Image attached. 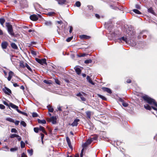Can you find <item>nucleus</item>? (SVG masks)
<instances>
[{
  "label": "nucleus",
  "instance_id": "nucleus-1",
  "mask_svg": "<svg viewBox=\"0 0 157 157\" xmlns=\"http://www.w3.org/2000/svg\"><path fill=\"white\" fill-rule=\"evenodd\" d=\"M142 98L146 103L150 105H153L157 107V103L155 99L150 98L147 95L142 96Z\"/></svg>",
  "mask_w": 157,
  "mask_h": 157
},
{
  "label": "nucleus",
  "instance_id": "nucleus-2",
  "mask_svg": "<svg viewBox=\"0 0 157 157\" xmlns=\"http://www.w3.org/2000/svg\"><path fill=\"white\" fill-rule=\"evenodd\" d=\"M6 26L7 28V31L12 36L16 37V36L13 32L12 25L9 22H6Z\"/></svg>",
  "mask_w": 157,
  "mask_h": 157
},
{
  "label": "nucleus",
  "instance_id": "nucleus-3",
  "mask_svg": "<svg viewBox=\"0 0 157 157\" xmlns=\"http://www.w3.org/2000/svg\"><path fill=\"white\" fill-rule=\"evenodd\" d=\"M19 66L21 67L22 68H24L25 67H26L29 71L31 72L32 71V70L31 68L26 63H24L23 62H21L19 64Z\"/></svg>",
  "mask_w": 157,
  "mask_h": 157
},
{
  "label": "nucleus",
  "instance_id": "nucleus-4",
  "mask_svg": "<svg viewBox=\"0 0 157 157\" xmlns=\"http://www.w3.org/2000/svg\"><path fill=\"white\" fill-rule=\"evenodd\" d=\"M35 60L37 62L42 65H43L44 64H47L46 60L45 58L39 59L38 58H36Z\"/></svg>",
  "mask_w": 157,
  "mask_h": 157
},
{
  "label": "nucleus",
  "instance_id": "nucleus-5",
  "mask_svg": "<svg viewBox=\"0 0 157 157\" xmlns=\"http://www.w3.org/2000/svg\"><path fill=\"white\" fill-rule=\"evenodd\" d=\"M56 117L52 116L50 118H48L47 120L48 122H52L53 124H55L56 123Z\"/></svg>",
  "mask_w": 157,
  "mask_h": 157
},
{
  "label": "nucleus",
  "instance_id": "nucleus-6",
  "mask_svg": "<svg viewBox=\"0 0 157 157\" xmlns=\"http://www.w3.org/2000/svg\"><path fill=\"white\" fill-rule=\"evenodd\" d=\"M122 41L125 42L126 43H128L129 42L127 37H126L122 36L121 37L118 38L117 39V41L120 43H122Z\"/></svg>",
  "mask_w": 157,
  "mask_h": 157
},
{
  "label": "nucleus",
  "instance_id": "nucleus-7",
  "mask_svg": "<svg viewBox=\"0 0 157 157\" xmlns=\"http://www.w3.org/2000/svg\"><path fill=\"white\" fill-rule=\"evenodd\" d=\"M2 90L6 94L9 95H10V94L12 93L11 90L6 87H5Z\"/></svg>",
  "mask_w": 157,
  "mask_h": 157
},
{
  "label": "nucleus",
  "instance_id": "nucleus-8",
  "mask_svg": "<svg viewBox=\"0 0 157 157\" xmlns=\"http://www.w3.org/2000/svg\"><path fill=\"white\" fill-rule=\"evenodd\" d=\"M30 18L33 21H36L38 19V17L37 15L33 14L30 16Z\"/></svg>",
  "mask_w": 157,
  "mask_h": 157
},
{
  "label": "nucleus",
  "instance_id": "nucleus-9",
  "mask_svg": "<svg viewBox=\"0 0 157 157\" xmlns=\"http://www.w3.org/2000/svg\"><path fill=\"white\" fill-rule=\"evenodd\" d=\"M8 45V44L7 42L6 41H3L1 43L2 48L3 49H6Z\"/></svg>",
  "mask_w": 157,
  "mask_h": 157
},
{
  "label": "nucleus",
  "instance_id": "nucleus-10",
  "mask_svg": "<svg viewBox=\"0 0 157 157\" xmlns=\"http://www.w3.org/2000/svg\"><path fill=\"white\" fill-rule=\"evenodd\" d=\"M101 89L103 91L106 92L107 93L109 94H111L112 93L111 90L108 88L106 87H102L101 88Z\"/></svg>",
  "mask_w": 157,
  "mask_h": 157
},
{
  "label": "nucleus",
  "instance_id": "nucleus-11",
  "mask_svg": "<svg viewBox=\"0 0 157 157\" xmlns=\"http://www.w3.org/2000/svg\"><path fill=\"white\" fill-rule=\"evenodd\" d=\"M66 140L67 142V143L68 146L71 149V150H73V147L71 145V143L70 140L68 136H67L66 137Z\"/></svg>",
  "mask_w": 157,
  "mask_h": 157
},
{
  "label": "nucleus",
  "instance_id": "nucleus-12",
  "mask_svg": "<svg viewBox=\"0 0 157 157\" xmlns=\"http://www.w3.org/2000/svg\"><path fill=\"white\" fill-rule=\"evenodd\" d=\"M80 121V120L78 119H76L74 120L71 125L73 126H77L78 123V122Z\"/></svg>",
  "mask_w": 157,
  "mask_h": 157
},
{
  "label": "nucleus",
  "instance_id": "nucleus-13",
  "mask_svg": "<svg viewBox=\"0 0 157 157\" xmlns=\"http://www.w3.org/2000/svg\"><path fill=\"white\" fill-rule=\"evenodd\" d=\"M39 130L41 131L43 133H44L45 135H47L48 133L45 130L44 128L41 126H39Z\"/></svg>",
  "mask_w": 157,
  "mask_h": 157
},
{
  "label": "nucleus",
  "instance_id": "nucleus-14",
  "mask_svg": "<svg viewBox=\"0 0 157 157\" xmlns=\"http://www.w3.org/2000/svg\"><path fill=\"white\" fill-rule=\"evenodd\" d=\"M14 75V73L13 72H12L11 71H10L9 72V76L7 78L8 80L9 81H10L11 78H12V76Z\"/></svg>",
  "mask_w": 157,
  "mask_h": 157
},
{
  "label": "nucleus",
  "instance_id": "nucleus-15",
  "mask_svg": "<svg viewBox=\"0 0 157 157\" xmlns=\"http://www.w3.org/2000/svg\"><path fill=\"white\" fill-rule=\"evenodd\" d=\"M9 105L12 108L16 109L17 111V110H19L18 107L12 103H10L9 104Z\"/></svg>",
  "mask_w": 157,
  "mask_h": 157
},
{
  "label": "nucleus",
  "instance_id": "nucleus-16",
  "mask_svg": "<svg viewBox=\"0 0 157 157\" xmlns=\"http://www.w3.org/2000/svg\"><path fill=\"white\" fill-rule=\"evenodd\" d=\"M110 7L112 9L115 10H119V7L116 6V4L113 5H111Z\"/></svg>",
  "mask_w": 157,
  "mask_h": 157
},
{
  "label": "nucleus",
  "instance_id": "nucleus-17",
  "mask_svg": "<svg viewBox=\"0 0 157 157\" xmlns=\"http://www.w3.org/2000/svg\"><path fill=\"white\" fill-rule=\"evenodd\" d=\"M86 118L88 119H90L91 118V112L90 111H87L86 112Z\"/></svg>",
  "mask_w": 157,
  "mask_h": 157
},
{
  "label": "nucleus",
  "instance_id": "nucleus-18",
  "mask_svg": "<svg viewBox=\"0 0 157 157\" xmlns=\"http://www.w3.org/2000/svg\"><path fill=\"white\" fill-rule=\"evenodd\" d=\"M10 45L15 50L18 49V47L15 43H12Z\"/></svg>",
  "mask_w": 157,
  "mask_h": 157
},
{
  "label": "nucleus",
  "instance_id": "nucleus-19",
  "mask_svg": "<svg viewBox=\"0 0 157 157\" xmlns=\"http://www.w3.org/2000/svg\"><path fill=\"white\" fill-rule=\"evenodd\" d=\"M148 12L156 16V14L152 7H150L148 9Z\"/></svg>",
  "mask_w": 157,
  "mask_h": 157
},
{
  "label": "nucleus",
  "instance_id": "nucleus-20",
  "mask_svg": "<svg viewBox=\"0 0 157 157\" xmlns=\"http://www.w3.org/2000/svg\"><path fill=\"white\" fill-rule=\"evenodd\" d=\"M37 121L39 124H45L46 123V121L45 120H41L39 119H37Z\"/></svg>",
  "mask_w": 157,
  "mask_h": 157
},
{
  "label": "nucleus",
  "instance_id": "nucleus-21",
  "mask_svg": "<svg viewBox=\"0 0 157 157\" xmlns=\"http://www.w3.org/2000/svg\"><path fill=\"white\" fill-rule=\"evenodd\" d=\"M75 71L77 74L78 75H79L81 73V70L79 68H76L75 69Z\"/></svg>",
  "mask_w": 157,
  "mask_h": 157
},
{
  "label": "nucleus",
  "instance_id": "nucleus-22",
  "mask_svg": "<svg viewBox=\"0 0 157 157\" xmlns=\"http://www.w3.org/2000/svg\"><path fill=\"white\" fill-rule=\"evenodd\" d=\"M87 80L88 81V82L90 83L92 85L94 84V82H93L92 80H91V78L90 76L87 75L86 77Z\"/></svg>",
  "mask_w": 157,
  "mask_h": 157
},
{
  "label": "nucleus",
  "instance_id": "nucleus-23",
  "mask_svg": "<svg viewBox=\"0 0 157 157\" xmlns=\"http://www.w3.org/2000/svg\"><path fill=\"white\" fill-rule=\"evenodd\" d=\"M144 108L147 110H151V107L148 104H146L144 105Z\"/></svg>",
  "mask_w": 157,
  "mask_h": 157
},
{
  "label": "nucleus",
  "instance_id": "nucleus-24",
  "mask_svg": "<svg viewBox=\"0 0 157 157\" xmlns=\"http://www.w3.org/2000/svg\"><path fill=\"white\" fill-rule=\"evenodd\" d=\"M57 2L59 4L63 5L66 2V0H57Z\"/></svg>",
  "mask_w": 157,
  "mask_h": 157
},
{
  "label": "nucleus",
  "instance_id": "nucleus-25",
  "mask_svg": "<svg viewBox=\"0 0 157 157\" xmlns=\"http://www.w3.org/2000/svg\"><path fill=\"white\" fill-rule=\"evenodd\" d=\"M80 37L81 38L84 39H88L90 38L89 36L85 35H81L80 36Z\"/></svg>",
  "mask_w": 157,
  "mask_h": 157
},
{
  "label": "nucleus",
  "instance_id": "nucleus-26",
  "mask_svg": "<svg viewBox=\"0 0 157 157\" xmlns=\"http://www.w3.org/2000/svg\"><path fill=\"white\" fill-rule=\"evenodd\" d=\"M19 137V136L16 134H11L10 136V138H13L14 137Z\"/></svg>",
  "mask_w": 157,
  "mask_h": 157
},
{
  "label": "nucleus",
  "instance_id": "nucleus-27",
  "mask_svg": "<svg viewBox=\"0 0 157 157\" xmlns=\"http://www.w3.org/2000/svg\"><path fill=\"white\" fill-rule=\"evenodd\" d=\"M6 120L11 122H14V120L10 117H7L6 118Z\"/></svg>",
  "mask_w": 157,
  "mask_h": 157
},
{
  "label": "nucleus",
  "instance_id": "nucleus-28",
  "mask_svg": "<svg viewBox=\"0 0 157 157\" xmlns=\"http://www.w3.org/2000/svg\"><path fill=\"white\" fill-rule=\"evenodd\" d=\"M5 22V20L3 18H0V23L3 26V24Z\"/></svg>",
  "mask_w": 157,
  "mask_h": 157
},
{
  "label": "nucleus",
  "instance_id": "nucleus-29",
  "mask_svg": "<svg viewBox=\"0 0 157 157\" xmlns=\"http://www.w3.org/2000/svg\"><path fill=\"white\" fill-rule=\"evenodd\" d=\"M17 112L19 113L22 114L24 115H25L26 116H28V115L26 113H25L24 112L21 111L19 110V109L17 110Z\"/></svg>",
  "mask_w": 157,
  "mask_h": 157
},
{
  "label": "nucleus",
  "instance_id": "nucleus-30",
  "mask_svg": "<svg viewBox=\"0 0 157 157\" xmlns=\"http://www.w3.org/2000/svg\"><path fill=\"white\" fill-rule=\"evenodd\" d=\"M132 11L133 12L136 14H141V12L137 9H133V10Z\"/></svg>",
  "mask_w": 157,
  "mask_h": 157
},
{
  "label": "nucleus",
  "instance_id": "nucleus-31",
  "mask_svg": "<svg viewBox=\"0 0 157 157\" xmlns=\"http://www.w3.org/2000/svg\"><path fill=\"white\" fill-rule=\"evenodd\" d=\"M43 82L48 84H52L51 81V80H44L43 81Z\"/></svg>",
  "mask_w": 157,
  "mask_h": 157
},
{
  "label": "nucleus",
  "instance_id": "nucleus-32",
  "mask_svg": "<svg viewBox=\"0 0 157 157\" xmlns=\"http://www.w3.org/2000/svg\"><path fill=\"white\" fill-rule=\"evenodd\" d=\"M92 141H93V140L90 138L87 139L86 142L87 144H88V145H89L90 144Z\"/></svg>",
  "mask_w": 157,
  "mask_h": 157
},
{
  "label": "nucleus",
  "instance_id": "nucleus-33",
  "mask_svg": "<svg viewBox=\"0 0 157 157\" xmlns=\"http://www.w3.org/2000/svg\"><path fill=\"white\" fill-rule=\"evenodd\" d=\"M92 62V60L91 59H89L85 60L84 63L86 64L91 63Z\"/></svg>",
  "mask_w": 157,
  "mask_h": 157
},
{
  "label": "nucleus",
  "instance_id": "nucleus-34",
  "mask_svg": "<svg viewBox=\"0 0 157 157\" xmlns=\"http://www.w3.org/2000/svg\"><path fill=\"white\" fill-rule=\"evenodd\" d=\"M98 96L100 98L103 100H106V98L105 97L101 94H98Z\"/></svg>",
  "mask_w": 157,
  "mask_h": 157
},
{
  "label": "nucleus",
  "instance_id": "nucleus-35",
  "mask_svg": "<svg viewBox=\"0 0 157 157\" xmlns=\"http://www.w3.org/2000/svg\"><path fill=\"white\" fill-rule=\"evenodd\" d=\"M75 5L77 7H79L81 5V3L79 1H77L75 2Z\"/></svg>",
  "mask_w": 157,
  "mask_h": 157
},
{
  "label": "nucleus",
  "instance_id": "nucleus-36",
  "mask_svg": "<svg viewBox=\"0 0 157 157\" xmlns=\"http://www.w3.org/2000/svg\"><path fill=\"white\" fill-rule=\"evenodd\" d=\"M25 143L22 141H21V148H24L25 147Z\"/></svg>",
  "mask_w": 157,
  "mask_h": 157
},
{
  "label": "nucleus",
  "instance_id": "nucleus-37",
  "mask_svg": "<svg viewBox=\"0 0 157 157\" xmlns=\"http://www.w3.org/2000/svg\"><path fill=\"white\" fill-rule=\"evenodd\" d=\"M20 124L21 125H22L24 127H25L27 125L26 123L24 121H21V122Z\"/></svg>",
  "mask_w": 157,
  "mask_h": 157
},
{
  "label": "nucleus",
  "instance_id": "nucleus-38",
  "mask_svg": "<svg viewBox=\"0 0 157 157\" xmlns=\"http://www.w3.org/2000/svg\"><path fill=\"white\" fill-rule=\"evenodd\" d=\"M56 14V13L54 12H50L48 13V14L50 16H52L53 15Z\"/></svg>",
  "mask_w": 157,
  "mask_h": 157
},
{
  "label": "nucleus",
  "instance_id": "nucleus-39",
  "mask_svg": "<svg viewBox=\"0 0 157 157\" xmlns=\"http://www.w3.org/2000/svg\"><path fill=\"white\" fill-rule=\"evenodd\" d=\"M34 131L36 133H37L39 132V127H35L34 128Z\"/></svg>",
  "mask_w": 157,
  "mask_h": 157
},
{
  "label": "nucleus",
  "instance_id": "nucleus-40",
  "mask_svg": "<svg viewBox=\"0 0 157 157\" xmlns=\"http://www.w3.org/2000/svg\"><path fill=\"white\" fill-rule=\"evenodd\" d=\"M18 148L17 147H15L14 148H12L10 149V151H11L13 152L17 150Z\"/></svg>",
  "mask_w": 157,
  "mask_h": 157
},
{
  "label": "nucleus",
  "instance_id": "nucleus-41",
  "mask_svg": "<svg viewBox=\"0 0 157 157\" xmlns=\"http://www.w3.org/2000/svg\"><path fill=\"white\" fill-rule=\"evenodd\" d=\"M48 111L49 112L52 113L54 111V109L51 106H50L48 108Z\"/></svg>",
  "mask_w": 157,
  "mask_h": 157
},
{
  "label": "nucleus",
  "instance_id": "nucleus-42",
  "mask_svg": "<svg viewBox=\"0 0 157 157\" xmlns=\"http://www.w3.org/2000/svg\"><path fill=\"white\" fill-rule=\"evenodd\" d=\"M73 38V36L69 37L66 39V41L67 42H69Z\"/></svg>",
  "mask_w": 157,
  "mask_h": 157
},
{
  "label": "nucleus",
  "instance_id": "nucleus-43",
  "mask_svg": "<svg viewBox=\"0 0 157 157\" xmlns=\"http://www.w3.org/2000/svg\"><path fill=\"white\" fill-rule=\"evenodd\" d=\"M32 116L33 117H37L38 116V115L36 113L34 112L32 113Z\"/></svg>",
  "mask_w": 157,
  "mask_h": 157
},
{
  "label": "nucleus",
  "instance_id": "nucleus-44",
  "mask_svg": "<svg viewBox=\"0 0 157 157\" xmlns=\"http://www.w3.org/2000/svg\"><path fill=\"white\" fill-rule=\"evenodd\" d=\"M11 132H14L17 133V131L15 128H12L11 129Z\"/></svg>",
  "mask_w": 157,
  "mask_h": 157
},
{
  "label": "nucleus",
  "instance_id": "nucleus-45",
  "mask_svg": "<svg viewBox=\"0 0 157 157\" xmlns=\"http://www.w3.org/2000/svg\"><path fill=\"white\" fill-rule=\"evenodd\" d=\"M28 152L29 154L30 155H31L33 154V149L28 150Z\"/></svg>",
  "mask_w": 157,
  "mask_h": 157
},
{
  "label": "nucleus",
  "instance_id": "nucleus-46",
  "mask_svg": "<svg viewBox=\"0 0 157 157\" xmlns=\"http://www.w3.org/2000/svg\"><path fill=\"white\" fill-rule=\"evenodd\" d=\"M122 105L124 106L125 107L128 106V104L126 102H125L124 101L122 103Z\"/></svg>",
  "mask_w": 157,
  "mask_h": 157
},
{
  "label": "nucleus",
  "instance_id": "nucleus-47",
  "mask_svg": "<svg viewBox=\"0 0 157 157\" xmlns=\"http://www.w3.org/2000/svg\"><path fill=\"white\" fill-rule=\"evenodd\" d=\"M88 145V144L86 142L82 144V147L83 148H84L87 147Z\"/></svg>",
  "mask_w": 157,
  "mask_h": 157
},
{
  "label": "nucleus",
  "instance_id": "nucleus-48",
  "mask_svg": "<svg viewBox=\"0 0 157 157\" xmlns=\"http://www.w3.org/2000/svg\"><path fill=\"white\" fill-rule=\"evenodd\" d=\"M55 82L56 84L58 85H60V81L58 79H55Z\"/></svg>",
  "mask_w": 157,
  "mask_h": 157
},
{
  "label": "nucleus",
  "instance_id": "nucleus-49",
  "mask_svg": "<svg viewBox=\"0 0 157 157\" xmlns=\"http://www.w3.org/2000/svg\"><path fill=\"white\" fill-rule=\"evenodd\" d=\"M28 32L29 33H31V32H32V34L33 35V33H34V32H35L36 31H35V30L34 29H29V30H28Z\"/></svg>",
  "mask_w": 157,
  "mask_h": 157
},
{
  "label": "nucleus",
  "instance_id": "nucleus-50",
  "mask_svg": "<svg viewBox=\"0 0 157 157\" xmlns=\"http://www.w3.org/2000/svg\"><path fill=\"white\" fill-rule=\"evenodd\" d=\"M31 53L33 55H35V56H36V52L33 50H31Z\"/></svg>",
  "mask_w": 157,
  "mask_h": 157
},
{
  "label": "nucleus",
  "instance_id": "nucleus-51",
  "mask_svg": "<svg viewBox=\"0 0 157 157\" xmlns=\"http://www.w3.org/2000/svg\"><path fill=\"white\" fill-rule=\"evenodd\" d=\"M80 98L82 101H86V98L82 95Z\"/></svg>",
  "mask_w": 157,
  "mask_h": 157
},
{
  "label": "nucleus",
  "instance_id": "nucleus-52",
  "mask_svg": "<svg viewBox=\"0 0 157 157\" xmlns=\"http://www.w3.org/2000/svg\"><path fill=\"white\" fill-rule=\"evenodd\" d=\"M19 122H20L19 121H18V120H16L15 121H14V122H13V123H14L15 125H17L19 124Z\"/></svg>",
  "mask_w": 157,
  "mask_h": 157
},
{
  "label": "nucleus",
  "instance_id": "nucleus-53",
  "mask_svg": "<svg viewBox=\"0 0 157 157\" xmlns=\"http://www.w3.org/2000/svg\"><path fill=\"white\" fill-rule=\"evenodd\" d=\"M5 108V106L3 105L0 104V109H4Z\"/></svg>",
  "mask_w": 157,
  "mask_h": 157
},
{
  "label": "nucleus",
  "instance_id": "nucleus-54",
  "mask_svg": "<svg viewBox=\"0 0 157 157\" xmlns=\"http://www.w3.org/2000/svg\"><path fill=\"white\" fill-rule=\"evenodd\" d=\"M126 82H127V83H131L132 80L128 78V79H127Z\"/></svg>",
  "mask_w": 157,
  "mask_h": 157
},
{
  "label": "nucleus",
  "instance_id": "nucleus-55",
  "mask_svg": "<svg viewBox=\"0 0 157 157\" xmlns=\"http://www.w3.org/2000/svg\"><path fill=\"white\" fill-rule=\"evenodd\" d=\"M135 7L138 9H140V6L139 4H136L135 5Z\"/></svg>",
  "mask_w": 157,
  "mask_h": 157
},
{
  "label": "nucleus",
  "instance_id": "nucleus-56",
  "mask_svg": "<svg viewBox=\"0 0 157 157\" xmlns=\"http://www.w3.org/2000/svg\"><path fill=\"white\" fill-rule=\"evenodd\" d=\"M3 103L7 106H9L10 105L6 102L5 101H3Z\"/></svg>",
  "mask_w": 157,
  "mask_h": 157
},
{
  "label": "nucleus",
  "instance_id": "nucleus-57",
  "mask_svg": "<svg viewBox=\"0 0 157 157\" xmlns=\"http://www.w3.org/2000/svg\"><path fill=\"white\" fill-rule=\"evenodd\" d=\"M40 134L41 136V140H43L44 137V134L42 133H41Z\"/></svg>",
  "mask_w": 157,
  "mask_h": 157
},
{
  "label": "nucleus",
  "instance_id": "nucleus-58",
  "mask_svg": "<svg viewBox=\"0 0 157 157\" xmlns=\"http://www.w3.org/2000/svg\"><path fill=\"white\" fill-rule=\"evenodd\" d=\"M95 16L98 19L100 18V15L99 14H97V13L95 14Z\"/></svg>",
  "mask_w": 157,
  "mask_h": 157
},
{
  "label": "nucleus",
  "instance_id": "nucleus-59",
  "mask_svg": "<svg viewBox=\"0 0 157 157\" xmlns=\"http://www.w3.org/2000/svg\"><path fill=\"white\" fill-rule=\"evenodd\" d=\"M21 157H27V155L24 153H23L21 154Z\"/></svg>",
  "mask_w": 157,
  "mask_h": 157
},
{
  "label": "nucleus",
  "instance_id": "nucleus-60",
  "mask_svg": "<svg viewBox=\"0 0 157 157\" xmlns=\"http://www.w3.org/2000/svg\"><path fill=\"white\" fill-rule=\"evenodd\" d=\"M76 95L78 97H81L82 95L81 94V93L80 92L78 93Z\"/></svg>",
  "mask_w": 157,
  "mask_h": 157
},
{
  "label": "nucleus",
  "instance_id": "nucleus-61",
  "mask_svg": "<svg viewBox=\"0 0 157 157\" xmlns=\"http://www.w3.org/2000/svg\"><path fill=\"white\" fill-rule=\"evenodd\" d=\"M73 30V27L71 26H70L69 33H71Z\"/></svg>",
  "mask_w": 157,
  "mask_h": 157
},
{
  "label": "nucleus",
  "instance_id": "nucleus-62",
  "mask_svg": "<svg viewBox=\"0 0 157 157\" xmlns=\"http://www.w3.org/2000/svg\"><path fill=\"white\" fill-rule=\"evenodd\" d=\"M57 109H58V110H59V111H62V109H61V107H60V106H58L57 107Z\"/></svg>",
  "mask_w": 157,
  "mask_h": 157
},
{
  "label": "nucleus",
  "instance_id": "nucleus-63",
  "mask_svg": "<svg viewBox=\"0 0 157 157\" xmlns=\"http://www.w3.org/2000/svg\"><path fill=\"white\" fill-rule=\"evenodd\" d=\"M13 86L15 87L19 86V85H18L17 83H14L13 84Z\"/></svg>",
  "mask_w": 157,
  "mask_h": 157
},
{
  "label": "nucleus",
  "instance_id": "nucleus-64",
  "mask_svg": "<svg viewBox=\"0 0 157 157\" xmlns=\"http://www.w3.org/2000/svg\"><path fill=\"white\" fill-rule=\"evenodd\" d=\"M30 43L32 45L33 44H36V42L35 41H31Z\"/></svg>",
  "mask_w": 157,
  "mask_h": 157
}]
</instances>
